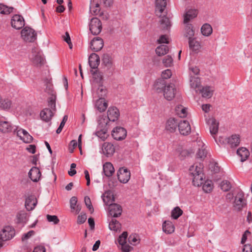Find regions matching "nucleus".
<instances>
[{"label": "nucleus", "instance_id": "1", "mask_svg": "<svg viewBox=\"0 0 252 252\" xmlns=\"http://www.w3.org/2000/svg\"><path fill=\"white\" fill-rule=\"evenodd\" d=\"M189 173L192 177V184L194 186L199 187L204 182V175L203 172V165L200 163L196 165H193L189 168Z\"/></svg>", "mask_w": 252, "mask_h": 252}, {"label": "nucleus", "instance_id": "2", "mask_svg": "<svg viewBox=\"0 0 252 252\" xmlns=\"http://www.w3.org/2000/svg\"><path fill=\"white\" fill-rule=\"evenodd\" d=\"M21 34L22 38L26 42H33L36 39V33L33 29L30 27H25L21 31Z\"/></svg>", "mask_w": 252, "mask_h": 252}, {"label": "nucleus", "instance_id": "3", "mask_svg": "<svg viewBox=\"0 0 252 252\" xmlns=\"http://www.w3.org/2000/svg\"><path fill=\"white\" fill-rule=\"evenodd\" d=\"M244 193L241 190L238 191L235 196L234 206L238 211H241L246 206V200L244 198Z\"/></svg>", "mask_w": 252, "mask_h": 252}, {"label": "nucleus", "instance_id": "4", "mask_svg": "<svg viewBox=\"0 0 252 252\" xmlns=\"http://www.w3.org/2000/svg\"><path fill=\"white\" fill-rule=\"evenodd\" d=\"M89 29L93 35H98L102 30L101 21L97 18H92L90 23Z\"/></svg>", "mask_w": 252, "mask_h": 252}, {"label": "nucleus", "instance_id": "5", "mask_svg": "<svg viewBox=\"0 0 252 252\" xmlns=\"http://www.w3.org/2000/svg\"><path fill=\"white\" fill-rule=\"evenodd\" d=\"M15 234L14 228L10 226H5L0 234V238L3 241H6L11 239Z\"/></svg>", "mask_w": 252, "mask_h": 252}, {"label": "nucleus", "instance_id": "6", "mask_svg": "<svg viewBox=\"0 0 252 252\" xmlns=\"http://www.w3.org/2000/svg\"><path fill=\"white\" fill-rule=\"evenodd\" d=\"M117 177L121 183H126L130 178V171L125 167H121L117 172Z\"/></svg>", "mask_w": 252, "mask_h": 252}, {"label": "nucleus", "instance_id": "7", "mask_svg": "<svg viewBox=\"0 0 252 252\" xmlns=\"http://www.w3.org/2000/svg\"><path fill=\"white\" fill-rule=\"evenodd\" d=\"M25 20L23 17L19 14H15L11 20V26L17 30L22 29L25 26Z\"/></svg>", "mask_w": 252, "mask_h": 252}, {"label": "nucleus", "instance_id": "8", "mask_svg": "<svg viewBox=\"0 0 252 252\" xmlns=\"http://www.w3.org/2000/svg\"><path fill=\"white\" fill-rule=\"evenodd\" d=\"M176 89L174 84H169L166 86V88H164L163 93V95L164 98L167 100H171L173 99L176 94Z\"/></svg>", "mask_w": 252, "mask_h": 252}, {"label": "nucleus", "instance_id": "9", "mask_svg": "<svg viewBox=\"0 0 252 252\" xmlns=\"http://www.w3.org/2000/svg\"><path fill=\"white\" fill-rule=\"evenodd\" d=\"M126 130L125 128L119 126L114 128L112 131V136L116 140H122L126 136Z\"/></svg>", "mask_w": 252, "mask_h": 252}, {"label": "nucleus", "instance_id": "10", "mask_svg": "<svg viewBox=\"0 0 252 252\" xmlns=\"http://www.w3.org/2000/svg\"><path fill=\"white\" fill-rule=\"evenodd\" d=\"M109 205V214L112 217L117 218L120 217L122 213L121 206L117 203H110Z\"/></svg>", "mask_w": 252, "mask_h": 252}, {"label": "nucleus", "instance_id": "11", "mask_svg": "<svg viewBox=\"0 0 252 252\" xmlns=\"http://www.w3.org/2000/svg\"><path fill=\"white\" fill-rule=\"evenodd\" d=\"M103 39L99 37L94 38L90 43V48L94 52L99 51L103 47Z\"/></svg>", "mask_w": 252, "mask_h": 252}, {"label": "nucleus", "instance_id": "12", "mask_svg": "<svg viewBox=\"0 0 252 252\" xmlns=\"http://www.w3.org/2000/svg\"><path fill=\"white\" fill-rule=\"evenodd\" d=\"M178 127L181 134L186 136L190 133L191 127L188 121H181L179 123Z\"/></svg>", "mask_w": 252, "mask_h": 252}, {"label": "nucleus", "instance_id": "13", "mask_svg": "<svg viewBox=\"0 0 252 252\" xmlns=\"http://www.w3.org/2000/svg\"><path fill=\"white\" fill-rule=\"evenodd\" d=\"M107 117L109 121L114 122L120 116L119 110L116 107H110L107 112Z\"/></svg>", "mask_w": 252, "mask_h": 252}, {"label": "nucleus", "instance_id": "14", "mask_svg": "<svg viewBox=\"0 0 252 252\" xmlns=\"http://www.w3.org/2000/svg\"><path fill=\"white\" fill-rule=\"evenodd\" d=\"M28 175L32 181L37 182L40 178L41 173L38 167L33 166L30 169Z\"/></svg>", "mask_w": 252, "mask_h": 252}, {"label": "nucleus", "instance_id": "15", "mask_svg": "<svg viewBox=\"0 0 252 252\" xmlns=\"http://www.w3.org/2000/svg\"><path fill=\"white\" fill-rule=\"evenodd\" d=\"M100 59L99 56L95 53H92L89 58V63L92 69H97L99 64Z\"/></svg>", "mask_w": 252, "mask_h": 252}, {"label": "nucleus", "instance_id": "16", "mask_svg": "<svg viewBox=\"0 0 252 252\" xmlns=\"http://www.w3.org/2000/svg\"><path fill=\"white\" fill-rule=\"evenodd\" d=\"M179 122L175 118H169L166 122L165 129L170 132H174L177 126H178Z\"/></svg>", "mask_w": 252, "mask_h": 252}, {"label": "nucleus", "instance_id": "17", "mask_svg": "<svg viewBox=\"0 0 252 252\" xmlns=\"http://www.w3.org/2000/svg\"><path fill=\"white\" fill-rule=\"evenodd\" d=\"M103 154L107 157L112 156L115 151L114 145L110 143H104L102 147Z\"/></svg>", "mask_w": 252, "mask_h": 252}, {"label": "nucleus", "instance_id": "18", "mask_svg": "<svg viewBox=\"0 0 252 252\" xmlns=\"http://www.w3.org/2000/svg\"><path fill=\"white\" fill-rule=\"evenodd\" d=\"M156 12L157 15L161 16V14L166 8L167 3L166 0H156Z\"/></svg>", "mask_w": 252, "mask_h": 252}, {"label": "nucleus", "instance_id": "19", "mask_svg": "<svg viewBox=\"0 0 252 252\" xmlns=\"http://www.w3.org/2000/svg\"><path fill=\"white\" fill-rule=\"evenodd\" d=\"M41 119L46 122H50L54 116L53 111L50 108H44L40 112V114Z\"/></svg>", "mask_w": 252, "mask_h": 252}, {"label": "nucleus", "instance_id": "20", "mask_svg": "<svg viewBox=\"0 0 252 252\" xmlns=\"http://www.w3.org/2000/svg\"><path fill=\"white\" fill-rule=\"evenodd\" d=\"M15 126L7 121L0 122V131L3 133L13 132Z\"/></svg>", "mask_w": 252, "mask_h": 252}, {"label": "nucleus", "instance_id": "21", "mask_svg": "<svg viewBox=\"0 0 252 252\" xmlns=\"http://www.w3.org/2000/svg\"><path fill=\"white\" fill-rule=\"evenodd\" d=\"M167 86L165 80L158 78L155 82L154 87L158 93H160L164 91V88H166Z\"/></svg>", "mask_w": 252, "mask_h": 252}, {"label": "nucleus", "instance_id": "22", "mask_svg": "<svg viewBox=\"0 0 252 252\" xmlns=\"http://www.w3.org/2000/svg\"><path fill=\"white\" fill-rule=\"evenodd\" d=\"M37 201L34 196L30 195L28 196L25 201V207L28 211L32 210L36 205Z\"/></svg>", "mask_w": 252, "mask_h": 252}, {"label": "nucleus", "instance_id": "23", "mask_svg": "<svg viewBox=\"0 0 252 252\" xmlns=\"http://www.w3.org/2000/svg\"><path fill=\"white\" fill-rule=\"evenodd\" d=\"M189 49L195 53H198L201 48L200 43L196 41L195 38L189 37Z\"/></svg>", "mask_w": 252, "mask_h": 252}, {"label": "nucleus", "instance_id": "24", "mask_svg": "<svg viewBox=\"0 0 252 252\" xmlns=\"http://www.w3.org/2000/svg\"><path fill=\"white\" fill-rule=\"evenodd\" d=\"M240 142V136L239 135L233 134L231 137L227 138V143L231 148L237 147Z\"/></svg>", "mask_w": 252, "mask_h": 252}, {"label": "nucleus", "instance_id": "25", "mask_svg": "<svg viewBox=\"0 0 252 252\" xmlns=\"http://www.w3.org/2000/svg\"><path fill=\"white\" fill-rule=\"evenodd\" d=\"M90 72L93 75L94 82L98 84L99 86L102 85L103 79L102 73L97 69H95L94 70L91 69Z\"/></svg>", "mask_w": 252, "mask_h": 252}, {"label": "nucleus", "instance_id": "26", "mask_svg": "<svg viewBox=\"0 0 252 252\" xmlns=\"http://www.w3.org/2000/svg\"><path fill=\"white\" fill-rule=\"evenodd\" d=\"M115 169L113 164L109 162H107L103 166V172L104 175L108 177H111L114 173Z\"/></svg>", "mask_w": 252, "mask_h": 252}, {"label": "nucleus", "instance_id": "27", "mask_svg": "<svg viewBox=\"0 0 252 252\" xmlns=\"http://www.w3.org/2000/svg\"><path fill=\"white\" fill-rule=\"evenodd\" d=\"M208 122L211 123V126H210V132L214 137V135L216 134L218 132L219 123L217 122L216 120L214 118L209 119Z\"/></svg>", "mask_w": 252, "mask_h": 252}, {"label": "nucleus", "instance_id": "28", "mask_svg": "<svg viewBox=\"0 0 252 252\" xmlns=\"http://www.w3.org/2000/svg\"><path fill=\"white\" fill-rule=\"evenodd\" d=\"M237 154L241 157V161L242 162L246 160L250 156L249 151L244 147L239 148L237 150Z\"/></svg>", "mask_w": 252, "mask_h": 252}, {"label": "nucleus", "instance_id": "29", "mask_svg": "<svg viewBox=\"0 0 252 252\" xmlns=\"http://www.w3.org/2000/svg\"><path fill=\"white\" fill-rule=\"evenodd\" d=\"M198 11L196 9H189L186 13L184 16V23L185 24L188 23L190 20L197 15Z\"/></svg>", "mask_w": 252, "mask_h": 252}, {"label": "nucleus", "instance_id": "30", "mask_svg": "<svg viewBox=\"0 0 252 252\" xmlns=\"http://www.w3.org/2000/svg\"><path fill=\"white\" fill-rule=\"evenodd\" d=\"M162 229L165 233L171 234L174 231L175 227L171 222L165 221L162 224Z\"/></svg>", "mask_w": 252, "mask_h": 252}, {"label": "nucleus", "instance_id": "31", "mask_svg": "<svg viewBox=\"0 0 252 252\" xmlns=\"http://www.w3.org/2000/svg\"><path fill=\"white\" fill-rule=\"evenodd\" d=\"M196 93L199 92L202 94L203 97L210 98L212 97L213 94L210 91L209 87H201L199 89L196 90Z\"/></svg>", "mask_w": 252, "mask_h": 252}, {"label": "nucleus", "instance_id": "32", "mask_svg": "<svg viewBox=\"0 0 252 252\" xmlns=\"http://www.w3.org/2000/svg\"><path fill=\"white\" fill-rule=\"evenodd\" d=\"M103 202L107 205L112 203V202L115 201V197L113 193L111 191H107L105 192V195L102 198Z\"/></svg>", "mask_w": 252, "mask_h": 252}, {"label": "nucleus", "instance_id": "33", "mask_svg": "<svg viewBox=\"0 0 252 252\" xmlns=\"http://www.w3.org/2000/svg\"><path fill=\"white\" fill-rule=\"evenodd\" d=\"M109 120L106 116H102L98 121V126L97 129L105 128L108 129Z\"/></svg>", "mask_w": 252, "mask_h": 252}, {"label": "nucleus", "instance_id": "34", "mask_svg": "<svg viewBox=\"0 0 252 252\" xmlns=\"http://www.w3.org/2000/svg\"><path fill=\"white\" fill-rule=\"evenodd\" d=\"M155 51L158 56H162L168 52L169 47L166 45H160L157 47Z\"/></svg>", "mask_w": 252, "mask_h": 252}, {"label": "nucleus", "instance_id": "35", "mask_svg": "<svg viewBox=\"0 0 252 252\" xmlns=\"http://www.w3.org/2000/svg\"><path fill=\"white\" fill-rule=\"evenodd\" d=\"M190 85L192 88L199 89L201 88L200 79L198 77H191L190 79Z\"/></svg>", "mask_w": 252, "mask_h": 252}, {"label": "nucleus", "instance_id": "36", "mask_svg": "<svg viewBox=\"0 0 252 252\" xmlns=\"http://www.w3.org/2000/svg\"><path fill=\"white\" fill-rule=\"evenodd\" d=\"M159 22L163 30H168L171 26L169 19L165 15L162 17Z\"/></svg>", "mask_w": 252, "mask_h": 252}, {"label": "nucleus", "instance_id": "37", "mask_svg": "<svg viewBox=\"0 0 252 252\" xmlns=\"http://www.w3.org/2000/svg\"><path fill=\"white\" fill-rule=\"evenodd\" d=\"M201 32L203 35L208 36L212 33L213 29L210 24L206 23L202 26Z\"/></svg>", "mask_w": 252, "mask_h": 252}, {"label": "nucleus", "instance_id": "38", "mask_svg": "<svg viewBox=\"0 0 252 252\" xmlns=\"http://www.w3.org/2000/svg\"><path fill=\"white\" fill-rule=\"evenodd\" d=\"M109 228L115 231H117L121 228V224L116 219H112L109 222Z\"/></svg>", "mask_w": 252, "mask_h": 252}, {"label": "nucleus", "instance_id": "39", "mask_svg": "<svg viewBox=\"0 0 252 252\" xmlns=\"http://www.w3.org/2000/svg\"><path fill=\"white\" fill-rule=\"evenodd\" d=\"M96 105H97V109L100 112H104L108 106L104 98H99L96 102Z\"/></svg>", "mask_w": 252, "mask_h": 252}, {"label": "nucleus", "instance_id": "40", "mask_svg": "<svg viewBox=\"0 0 252 252\" xmlns=\"http://www.w3.org/2000/svg\"><path fill=\"white\" fill-rule=\"evenodd\" d=\"M202 185V189L204 192L210 193L212 191L214 186L212 181H205Z\"/></svg>", "mask_w": 252, "mask_h": 252}, {"label": "nucleus", "instance_id": "41", "mask_svg": "<svg viewBox=\"0 0 252 252\" xmlns=\"http://www.w3.org/2000/svg\"><path fill=\"white\" fill-rule=\"evenodd\" d=\"M175 111L181 118H185L187 116V111L186 108H184L182 105H178L175 108Z\"/></svg>", "mask_w": 252, "mask_h": 252}, {"label": "nucleus", "instance_id": "42", "mask_svg": "<svg viewBox=\"0 0 252 252\" xmlns=\"http://www.w3.org/2000/svg\"><path fill=\"white\" fill-rule=\"evenodd\" d=\"M102 62L105 66L111 67L112 65V58L108 54H104L102 58Z\"/></svg>", "mask_w": 252, "mask_h": 252}, {"label": "nucleus", "instance_id": "43", "mask_svg": "<svg viewBox=\"0 0 252 252\" xmlns=\"http://www.w3.org/2000/svg\"><path fill=\"white\" fill-rule=\"evenodd\" d=\"M97 129V131L96 132V135L103 141H104L108 136L107 133L108 129L101 128Z\"/></svg>", "mask_w": 252, "mask_h": 252}, {"label": "nucleus", "instance_id": "44", "mask_svg": "<svg viewBox=\"0 0 252 252\" xmlns=\"http://www.w3.org/2000/svg\"><path fill=\"white\" fill-rule=\"evenodd\" d=\"M13 9V7H8L3 3H0V12L1 14H9L12 12Z\"/></svg>", "mask_w": 252, "mask_h": 252}, {"label": "nucleus", "instance_id": "45", "mask_svg": "<svg viewBox=\"0 0 252 252\" xmlns=\"http://www.w3.org/2000/svg\"><path fill=\"white\" fill-rule=\"evenodd\" d=\"M56 96L55 94H52L51 96L48 98V105L49 107H50V109L52 111H55L56 110Z\"/></svg>", "mask_w": 252, "mask_h": 252}, {"label": "nucleus", "instance_id": "46", "mask_svg": "<svg viewBox=\"0 0 252 252\" xmlns=\"http://www.w3.org/2000/svg\"><path fill=\"white\" fill-rule=\"evenodd\" d=\"M183 213V211L179 207H176L171 212V217L175 220L178 219Z\"/></svg>", "mask_w": 252, "mask_h": 252}, {"label": "nucleus", "instance_id": "47", "mask_svg": "<svg viewBox=\"0 0 252 252\" xmlns=\"http://www.w3.org/2000/svg\"><path fill=\"white\" fill-rule=\"evenodd\" d=\"M12 104L11 101L8 99H2L0 102V108L2 109H9Z\"/></svg>", "mask_w": 252, "mask_h": 252}, {"label": "nucleus", "instance_id": "48", "mask_svg": "<svg viewBox=\"0 0 252 252\" xmlns=\"http://www.w3.org/2000/svg\"><path fill=\"white\" fill-rule=\"evenodd\" d=\"M33 62L36 65H42L44 63V58L41 56L40 52H38L34 56Z\"/></svg>", "mask_w": 252, "mask_h": 252}, {"label": "nucleus", "instance_id": "49", "mask_svg": "<svg viewBox=\"0 0 252 252\" xmlns=\"http://www.w3.org/2000/svg\"><path fill=\"white\" fill-rule=\"evenodd\" d=\"M26 219V214L21 212H19L16 215V221L17 223H21L25 222Z\"/></svg>", "mask_w": 252, "mask_h": 252}, {"label": "nucleus", "instance_id": "50", "mask_svg": "<svg viewBox=\"0 0 252 252\" xmlns=\"http://www.w3.org/2000/svg\"><path fill=\"white\" fill-rule=\"evenodd\" d=\"M24 135L22 136V140L26 143H30L33 140V137L26 130L23 131Z\"/></svg>", "mask_w": 252, "mask_h": 252}, {"label": "nucleus", "instance_id": "51", "mask_svg": "<svg viewBox=\"0 0 252 252\" xmlns=\"http://www.w3.org/2000/svg\"><path fill=\"white\" fill-rule=\"evenodd\" d=\"M231 185L230 183L227 180H224L220 184V188L224 191H228L230 189Z\"/></svg>", "mask_w": 252, "mask_h": 252}, {"label": "nucleus", "instance_id": "52", "mask_svg": "<svg viewBox=\"0 0 252 252\" xmlns=\"http://www.w3.org/2000/svg\"><path fill=\"white\" fill-rule=\"evenodd\" d=\"M173 60L170 55H167L163 59V63L165 67H170L173 64Z\"/></svg>", "mask_w": 252, "mask_h": 252}, {"label": "nucleus", "instance_id": "53", "mask_svg": "<svg viewBox=\"0 0 252 252\" xmlns=\"http://www.w3.org/2000/svg\"><path fill=\"white\" fill-rule=\"evenodd\" d=\"M23 131H26V130L21 128H19L17 126H15L13 130V133L14 134H16V135L21 140L22 138V136L24 135Z\"/></svg>", "mask_w": 252, "mask_h": 252}, {"label": "nucleus", "instance_id": "54", "mask_svg": "<svg viewBox=\"0 0 252 252\" xmlns=\"http://www.w3.org/2000/svg\"><path fill=\"white\" fill-rule=\"evenodd\" d=\"M46 218L49 222H53L55 224H57L60 222V220L57 216L47 215Z\"/></svg>", "mask_w": 252, "mask_h": 252}, {"label": "nucleus", "instance_id": "55", "mask_svg": "<svg viewBox=\"0 0 252 252\" xmlns=\"http://www.w3.org/2000/svg\"><path fill=\"white\" fill-rule=\"evenodd\" d=\"M87 220V215L85 213H81L79 215L77 219V223L78 224H81L84 223Z\"/></svg>", "mask_w": 252, "mask_h": 252}, {"label": "nucleus", "instance_id": "56", "mask_svg": "<svg viewBox=\"0 0 252 252\" xmlns=\"http://www.w3.org/2000/svg\"><path fill=\"white\" fill-rule=\"evenodd\" d=\"M128 233L126 231L124 232L119 237L118 242L119 244L126 243V238L127 237Z\"/></svg>", "mask_w": 252, "mask_h": 252}, {"label": "nucleus", "instance_id": "57", "mask_svg": "<svg viewBox=\"0 0 252 252\" xmlns=\"http://www.w3.org/2000/svg\"><path fill=\"white\" fill-rule=\"evenodd\" d=\"M128 242L130 244L133 245H135L139 242V240L137 238V236L135 235H130L128 238Z\"/></svg>", "mask_w": 252, "mask_h": 252}, {"label": "nucleus", "instance_id": "58", "mask_svg": "<svg viewBox=\"0 0 252 252\" xmlns=\"http://www.w3.org/2000/svg\"><path fill=\"white\" fill-rule=\"evenodd\" d=\"M84 201L87 208L91 211V213H92L94 211V208L90 197L88 196H85Z\"/></svg>", "mask_w": 252, "mask_h": 252}, {"label": "nucleus", "instance_id": "59", "mask_svg": "<svg viewBox=\"0 0 252 252\" xmlns=\"http://www.w3.org/2000/svg\"><path fill=\"white\" fill-rule=\"evenodd\" d=\"M172 76V72L170 69H167L165 70L162 72L161 79H163L164 80L170 78Z\"/></svg>", "mask_w": 252, "mask_h": 252}, {"label": "nucleus", "instance_id": "60", "mask_svg": "<svg viewBox=\"0 0 252 252\" xmlns=\"http://www.w3.org/2000/svg\"><path fill=\"white\" fill-rule=\"evenodd\" d=\"M158 44L169 43L168 38L165 34L161 35L158 39L157 40Z\"/></svg>", "mask_w": 252, "mask_h": 252}, {"label": "nucleus", "instance_id": "61", "mask_svg": "<svg viewBox=\"0 0 252 252\" xmlns=\"http://www.w3.org/2000/svg\"><path fill=\"white\" fill-rule=\"evenodd\" d=\"M207 153L205 149H199L196 154V156L198 158H204L206 157Z\"/></svg>", "mask_w": 252, "mask_h": 252}, {"label": "nucleus", "instance_id": "62", "mask_svg": "<svg viewBox=\"0 0 252 252\" xmlns=\"http://www.w3.org/2000/svg\"><path fill=\"white\" fill-rule=\"evenodd\" d=\"M97 93L99 98H104L106 95L107 90L106 89L99 87L98 88Z\"/></svg>", "mask_w": 252, "mask_h": 252}, {"label": "nucleus", "instance_id": "63", "mask_svg": "<svg viewBox=\"0 0 252 252\" xmlns=\"http://www.w3.org/2000/svg\"><path fill=\"white\" fill-rule=\"evenodd\" d=\"M121 245V250L123 252H129L133 249V248L126 243L120 244Z\"/></svg>", "mask_w": 252, "mask_h": 252}, {"label": "nucleus", "instance_id": "64", "mask_svg": "<svg viewBox=\"0 0 252 252\" xmlns=\"http://www.w3.org/2000/svg\"><path fill=\"white\" fill-rule=\"evenodd\" d=\"M77 202V198L76 196L72 197L70 199V208L75 210Z\"/></svg>", "mask_w": 252, "mask_h": 252}]
</instances>
